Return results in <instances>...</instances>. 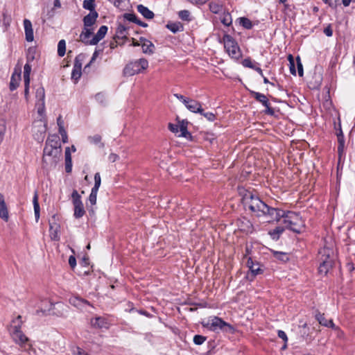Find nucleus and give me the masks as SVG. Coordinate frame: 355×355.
Segmentation results:
<instances>
[{"label": "nucleus", "instance_id": "f257e3e1", "mask_svg": "<svg viewBox=\"0 0 355 355\" xmlns=\"http://www.w3.org/2000/svg\"><path fill=\"white\" fill-rule=\"evenodd\" d=\"M239 193L245 209H248L256 216H264L268 222L279 221L284 218L283 223L285 228L297 234L304 229V221L298 214L288 211L285 214L283 210L268 206L251 191L243 187L239 188Z\"/></svg>", "mask_w": 355, "mask_h": 355}, {"label": "nucleus", "instance_id": "f03ea898", "mask_svg": "<svg viewBox=\"0 0 355 355\" xmlns=\"http://www.w3.org/2000/svg\"><path fill=\"white\" fill-rule=\"evenodd\" d=\"M12 324L10 327V334L14 341L19 345L22 350L31 354V352L35 353V349L29 343L28 338L21 330L22 325L21 316L18 315L12 321Z\"/></svg>", "mask_w": 355, "mask_h": 355}, {"label": "nucleus", "instance_id": "7ed1b4c3", "mask_svg": "<svg viewBox=\"0 0 355 355\" xmlns=\"http://www.w3.org/2000/svg\"><path fill=\"white\" fill-rule=\"evenodd\" d=\"M334 252L333 249L324 247L319 251V260L320 261L318 272L320 275H326L332 268L334 262Z\"/></svg>", "mask_w": 355, "mask_h": 355}, {"label": "nucleus", "instance_id": "20e7f679", "mask_svg": "<svg viewBox=\"0 0 355 355\" xmlns=\"http://www.w3.org/2000/svg\"><path fill=\"white\" fill-rule=\"evenodd\" d=\"M62 149L52 148L44 146L43 150L42 164L44 168H54L60 160Z\"/></svg>", "mask_w": 355, "mask_h": 355}, {"label": "nucleus", "instance_id": "39448f33", "mask_svg": "<svg viewBox=\"0 0 355 355\" xmlns=\"http://www.w3.org/2000/svg\"><path fill=\"white\" fill-rule=\"evenodd\" d=\"M98 17L97 12H89L88 15L83 17V30L79 36V40L83 39L85 40L87 37H91L94 33V28L93 26L96 24V19Z\"/></svg>", "mask_w": 355, "mask_h": 355}, {"label": "nucleus", "instance_id": "423d86ee", "mask_svg": "<svg viewBox=\"0 0 355 355\" xmlns=\"http://www.w3.org/2000/svg\"><path fill=\"white\" fill-rule=\"evenodd\" d=\"M148 67V62L145 58L131 61L128 63L123 70L124 76H132L135 74L141 73L144 70Z\"/></svg>", "mask_w": 355, "mask_h": 355}, {"label": "nucleus", "instance_id": "0eeeda50", "mask_svg": "<svg viewBox=\"0 0 355 355\" xmlns=\"http://www.w3.org/2000/svg\"><path fill=\"white\" fill-rule=\"evenodd\" d=\"M223 41L228 55L233 59L239 60L241 57L242 53L236 41L227 34L224 35Z\"/></svg>", "mask_w": 355, "mask_h": 355}, {"label": "nucleus", "instance_id": "6e6552de", "mask_svg": "<svg viewBox=\"0 0 355 355\" xmlns=\"http://www.w3.org/2000/svg\"><path fill=\"white\" fill-rule=\"evenodd\" d=\"M211 331L222 330L225 332L232 333L234 331L233 327L229 323L223 320L220 318L213 317L208 320L207 323L205 325Z\"/></svg>", "mask_w": 355, "mask_h": 355}, {"label": "nucleus", "instance_id": "1a4fd4ad", "mask_svg": "<svg viewBox=\"0 0 355 355\" xmlns=\"http://www.w3.org/2000/svg\"><path fill=\"white\" fill-rule=\"evenodd\" d=\"M71 198L74 206L73 216L76 218H80L85 214L81 197L76 190H73L71 193Z\"/></svg>", "mask_w": 355, "mask_h": 355}, {"label": "nucleus", "instance_id": "9d476101", "mask_svg": "<svg viewBox=\"0 0 355 355\" xmlns=\"http://www.w3.org/2000/svg\"><path fill=\"white\" fill-rule=\"evenodd\" d=\"M107 26H101L97 33L93 36L92 39L90 37H87L85 40H82L80 42L84 43L86 45H96L105 36L107 32Z\"/></svg>", "mask_w": 355, "mask_h": 355}, {"label": "nucleus", "instance_id": "9b49d317", "mask_svg": "<svg viewBox=\"0 0 355 355\" xmlns=\"http://www.w3.org/2000/svg\"><path fill=\"white\" fill-rule=\"evenodd\" d=\"M250 95L257 101L261 103L266 108L265 112L270 115L274 114V110L270 107V104L266 96L263 94L250 90Z\"/></svg>", "mask_w": 355, "mask_h": 355}, {"label": "nucleus", "instance_id": "f8f14e48", "mask_svg": "<svg viewBox=\"0 0 355 355\" xmlns=\"http://www.w3.org/2000/svg\"><path fill=\"white\" fill-rule=\"evenodd\" d=\"M84 55L80 54L77 55L75 58L74 65L71 72V79L73 80L75 83H77L81 77L82 63L84 60Z\"/></svg>", "mask_w": 355, "mask_h": 355}, {"label": "nucleus", "instance_id": "ddd939ff", "mask_svg": "<svg viewBox=\"0 0 355 355\" xmlns=\"http://www.w3.org/2000/svg\"><path fill=\"white\" fill-rule=\"evenodd\" d=\"M237 225L239 230L246 234L252 233L254 231V227L252 223L248 218H243L238 221Z\"/></svg>", "mask_w": 355, "mask_h": 355}, {"label": "nucleus", "instance_id": "4468645a", "mask_svg": "<svg viewBox=\"0 0 355 355\" xmlns=\"http://www.w3.org/2000/svg\"><path fill=\"white\" fill-rule=\"evenodd\" d=\"M21 80V68L18 69L15 68V71L11 76L10 82V89L11 91L15 90L19 86V82Z\"/></svg>", "mask_w": 355, "mask_h": 355}, {"label": "nucleus", "instance_id": "2eb2a0df", "mask_svg": "<svg viewBox=\"0 0 355 355\" xmlns=\"http://www.w3.org/2000/svg\"><path fill=\"white\" fill-rule=\"evenodd\" d=\"M315 317L320 323V324L324 327H331V329H337L333 320L326 319L324 313H321L320 311H317Z\"/></svg>", "mask_w": 355, "mask_h": 355}, {"label": "nucleus", "instance_id": "dca6fc26", "mask_svg": "<svg viewBox=\"0 0 355 355\" xmlns=\"http://www.w3.org/2000/svg\"><path fill=\"white\" fill-rule=\"evenodd\" d=\"M186 103L184 105L190 112L199 114L202 112V105L199 101L189 98Z\"/></svg>", "mask_w": 355, "mask_h": 355}, {"label": "nucleus", "instance_id": "f3484780", "mask_svg": "<svg viewBox=\"0 0 355 355\" xmlns=\"http://www.w3.org/2000/svg\"><path fill=\"white\" fill-rule=\"evenodd\" d=\"M24 26L26 41L29 42H33L34 40V34L31 21L28 19H24Z\"/></svg>", "mask_w": 355, "mask_h": 355}, {"label": "nucleus", "instance_id": "a211bd4d", "mask_svg": "<svg viewBox=\"0 0 355 355\" xmlns=\"http://www.w3.org/2000/svg\"><path fill=\"white\" fill-rule=\"evenodd\" d=\"M45 146L49 148L51 147L52 148L62 149L59 137L55 135L49 137L46 141Z\"/></svg>", "mask_w": 355, "mask_h": 355}, {"label": "nucleus", "instance_id": "6ab92c4d", "mask_svg": "<svg viewBox=\"0 0 355 355\" xmlns=\"http://www.w3.org/2000/svg\"><path fill=\"white\" fill-rule=\"evenodd\" d=\"M91 324L94 328L98 329H107L109 326L107 319L103 317H96L94 318H92L91 320Z\"/></svg>", "mask_w": 355, "mask_h": 355}, {"label": "nucleus", "instance_id": "aec40b11", "mask_svg": "<svg viewBox=\"0 0 355 355\" xmlns=\"http://www.w3.org/2000/svg\"><path fill=\"white\" fill-rule=\"evenodd\" d=\"M0 218L7 222L9 219L8 211L5 202L4 196L0 193Z\"/></svg>", "mask_w": 355, "mask_h": 355}, {"label": "nucleus", "instance_id": "412c9836", "mask_svg": "<svg viewBox=\"0 0 355 355\" xmlns=\"http://www.w3.org/2000/svg\"><path fill=\"white\" fill-rule=\"evenodd\" d=\"M128 28L123 24H119L116 28L114 40H126L128 37Z\"/></svg>", "mask_w": 355, "mask_h": 355}, {"label": "nucleus", "instance_id": "4be33fe9", "mask_svg": "<svg viewBox=\"0 0 355 355\" xmlns=\"http://www.w3.org/2000/svg\"><path fill=\"white\" fill-rule=\"evenodd\" d=\"M59 230H60V225L57 223H50V236L52 240L53 241H59L60 240V236H59Z\"/></svg>", "mask_w": 355, "mask_h": 355}, {"label": "nucleus", "instance_id": "5701e85b", "mask_svg": "<svg viewBox=\"0 0 355 355\" xmlns=\"http://www.w3.org/2000/svg\"><path fill=\"white\" fill-rule=\"evenodd\" d=\"M65 171L67 173H69L71 172L72 170V161H71V155L70 153L69 148L67 147L65 149Z\"/></svg>", "mask_w": 355, "mask_h": 355}, {"label": "nucleus", "instance_id": "b1692460", "mask_svg": "<svg viewBox=\"0 0 355 355\" xmlns=\"http://www.w3.org/2000/svg\"><path fill=\"white\" fill-rule=\"evenodd\" d=\"M69 302L71 304L78 308H80L83 304L92 306L91 304L87 300L76 296L71 297L69 299Z\"/></svg>", "mask_w": 355, "mask_h": 355}, {"label": "nucleus", "instance_id": "393cba45", "mask_svg": "<svg viewBox=\"0 0 355 355\" xmlns=\"http://www.w3.org/2000/svg\"><path fill=\"white\" fill-rule=\"evenodd\" d=\"M209 10L212 13L218 14L223 11V3L219 1H211L209 4Z\"/></svg>", "mask_w": 355, "mask_h": 355}, {"label": "nucleus", "instance_id": "a878e982", "mask_svg": "<svg viewBox=\"0 0 355 355\" xmlns=\"http://www.w3.org/2000/svg\"><path fill=\"white\" fill-rule=\"evenodd\" d=\"M137 8V11L141 13L145 18L148 19L153 18L154 13L144 5H138Z\"/></svg>", "mask_w": 355, "mask_h": 355}, {"label": "nucleus", "instance_id": "bb28decb", "mask_svg": "<svg viewBox=\"0 0 355 355\" xmlns=\"http://www.w3.org/2000/svg\"><path fill=\"white\" fill-rule=\"evenodd\" d=\"M144 53L151 55L154 53L155 46L150 40L146 41V43L141 44Z\"/></svg>", "mask_w": 355, "mask_h": 355}, {"label": "nucleus", "instance_id": "cd10ccee", "mask_svg": "<svg viewBox=\"0 0 355 355\" xmlns=\"http://www.w3.org/2000/svg\"><path fill=\"white\" fill-rule=\"evenodd\" d=\"M284 227L278 226L275 229L269 231L268 234L272 240L277 241L279 239L280 235L284 232Z\"/></svg>", "mask_w": 355, "mask_h": 355}, {"label": "nucleus", "instance_id": "c85d7f7f", "mask_svg": "<svg viewBox=\"0 0 355 355\" xmlns=\"http://www.w3.org/2000/svg\"><path fill=\"white\" fill-rule=\"evenodd\" d=\"M33 207H34V212H35V216L36 221H38L40 218V205L38 202V194L37 192L35 191L33 198Z\"/></svg>", "mask_w": 355, "mask_h": 355}, {"label": "nucleus", "instance_id": "c756f323", "mask_svg": "<svg viewBox=\"0 0 355 355\" xmlns=\"http://www.w3.org/2000/svg\"><path fill=\"white\" fill-rule=\"evenodd\" d=\"M179 131L180 132L179 137H182L187 139L191 137V133L187 130V123H184V121L181 122V123L179 125Z\"/></svg>", "mask_w": 355, "mask_h": 355}, {"label": "nucleus", "instance_id": "7c9ffc66", "mask_svg": "<svg viewBox=\"0 0 355 355\" xmlns=\"http://www.w3.org/2000/svg\"><path fill=\"white\" fill-rule=\"evenodd\" d=\"M166 28L173 33H176L183 30V26L180 22L168 23L166 25Z\"/></svg>", "mask_w": 355, "mask_h": 355}, {"label": "nucleus", "instance_id": "2f4dec72", "mask_svg": "<svg viewBox=\"0 0 355 355\" xmlns=\"http://www.w3.org/2000/svg\"><path fill=\"white\" fill-rule=\"evenodd\" d=\"M83 8L89 10V12H96L95 10V0H85L83 3Z\"/></svg>", "mask_w": 355, "mask_h": 355}, {"label": "nucleus", "instance_id": "473e14b6", "mask_svg": "<svg viewBox=\"0 0 355 355\" xmlns=\"http://www.w3.org/2000/svg\"><path fill=\"white\" fill-rule=\"evenodd\" d=\"M66 52V42L64 40L59 41L58 44V55L60 57H63Z\"/></svg>", "mask_w": 355, "mask_h": 355}, {"label": "nucleus", "instance_id": "72a5a7b5", "mask_svg": "<svg viewBox=\"0 0 355 355\" xmlns=\"http://www.w3.org/2000/svg\"><path fill=\"white\" fill-rule=\"evenodd\" d=\"M239 24L246 29H251L253 26L251 20L246 17L239 18Z\"/></svg>", "mask_w": 355, "mask_h": 355}, {"label": "nucleus", "instance_id": "f704fd0d", "mask_svg": "<svg viewBox=\"0 0 355 355\" xmlns=\"http://www.w3.org/2000/svg\"><path fill=\"white\" fill-rule=\"evenodd\" d=\"M31 71V66L29 63H26L24 67V81L30 82V74Z\"/></svg>", "mask_w": 355, "mask_h": 355}, {"label": "nucleus", "instance_id": "c9c22d12", "mask_svg": "<svg viewBox=\"0 0 355 355\" xmlns=\"http://www.w3.org/2000/svg\"><path fill=\"white\" fill-rule=\"evenodd\" d=\"M338 137V152L339 154H341L343 152L344 146H345V139L343 134H337Z\"/></svg>", "mask_w": 355, "mask_h": 355}, {"label": "nucleus", "instance_id": "e433bc0d", "mask_svg": "<svg viewBox=\"0 0 355 355\" xmlns=\"http://www.w3.org/2000/svg\"><path fill=\"white\" fill-rule=\"evenodd\" d=\"M273 255L276 259L284 262H286L288 260V257L285 252L275 251L273 252Z\"/></svg>", "mask_w": 355, "mask_h": 355}, {"label": "nucleus", "instance_id": "4c0bfd02", "mask_svg": "<svg viewBox=\"0 0 355 355\" xmlns=\"http://www.w3.org/2000/svg\"><path fill=\"white\" fill-rule=\"evenodd\" d=\"M221 22L226 26H229L232 24V19L229 12L223 14L221 18Z\"/></svg>", "mask_w": 355, "mask_h": 355}, {"label": "nucleus", "instance_id": "58836bf2", "mask_svg": "<svg viewBox=\"0 0 355 355\" xmlns=\"http://www.w3.org/2000/svg\"><path fill=\"white\" fill-rule=\"evenodd\" d=\"M178 17L184 21H189L191 20L190 18V12L187 10H180L178 12Z\"/></svg>", "mask_w": 355, "mask_h": 355}, {"label": "nucleus", "instance_id": "ea45409f", "mask_svg": "<svg viewBox=\"0 0 355 355\" xmlns=\"http://www.w3.org/2000/svg\"><path fill=\"white\" fill-rule=\"evenodd\" d=\"M101 184V179L99 173H96L94 175V186L92 189V190L98 191V189Z\"/></svg>", "mask_w": 355, "mask_h": 355}, {"label": "nucleus", "instance_id": "a19ab883", "mask_svg": "<svg viewBox=\"0 0 355 355\" xmlns=\"http://www.w3.org/2000/svg\"><path fill=\"white\" fill-rule=\"evenodd\" d=\"M36 98L40 101H42V105H44V100L45 97V92L43 87H40L36 90Z\"/></svg>", "mask_w": 355, "mask_h": 355}, {"label": "nucleus", "instance_id": "79ce46f5", "mask_svg": "<svg viewBox=\"0 0 355 355\" xmlns=\"http://www.w3.org/2000/svg\"><path fill=\"white\" fill-rule=\"evenodd\" d=\"M98 191L92 190L89 196V201L92 205H94L96 203Z\"/></svg>", "mask_w": 355, "mask_h": 355}, {"label": "nucleus", "instance_id": "37998d69", "mask_svg": "<svg viewBox=\"0 0 355 355\" xmlns=\"http://www.w3.org/2000/svg\"><path fill=\"white\" fill-rule=\"evenodd\" d=\"M250 270L252 276H255L257 275L261 274L263 272V270L260 268L259 263H257V266H251L250 267Z\"/></svg>", "mask_w": 355, "mask_h": 355}, {"label": "nucleus", "instance_id": "c03bdc74", "mask_svg": "<svg viewBox=\"0 0 355 355\" xmlns=\"http://www.w3.org/2000/svg\"><path fill=\"white\" fill-rule=\"evenodd\" d=\"M206 340V337L201 335H196L193 337V343L196 345H202Z\"/></svg>", "mask_w": 355, "mask_h": 355}, {"label": "nucleus", "instance_id": "a18cd8bd", "mask_svg": "<svg viewBox=\"0 0 355 355\" xmlns=\"http://www.w3.org/2000/svg\"><path fill=\"white\" fill-rule=\"evenodd\" d=\"M288 60H289V63H290V72L291 74L295 76L296 70H295V62H294L293 58L291 55H288Z\"/></svg>", "mask_w": 355, "mask_h": 355}, {"label": "nucleus", "instance_id": "49530a36", "mask_svg": "<svg viewBox=\"0 0 355 355\" xmlns=\"http://www.w3.org/2000/svg\"><path fill=\"white\" fill-rule=\"evenodd\" d=\"M101 136L100 135H95L94 136L88 137V140L94 144H97L101 141Z\"/></svg>", "mask_w": 355, "mask_h": 355}, {"label": "nucleus", "instance_id": "de8ad7c7", "mask_svg": "<svg viewBox=\"0 0 355 355\" xmlns=\"http://www.w3.org/2000/svg\"><path fill=\"white\" fill-rule=\"evenodd\" d=\"M103 51V49H96L92 55V57L91 58V60L90 62L85 67V69H86L87 67H89V65L91 64V63H92L96 59V58L98 56V55L102 53Z\"/></svg>", "mask_w": 355, "mask_h": 355}, {"label": "nucleus", "instance_id": "09e8293b", "mask_svg": "<svg viewBox=\"0 0 355 355\" xmlns=\"http://www.w3.org/2000/svg\"><path fill=\"white\" fill-rule=\"evenodd\" d=\"M200 114L204 116L209 121H214L216 119V115L212 112H205L202 110V112Z\"/></svg>", "mask_w": 355, "mask_h": 355}, {"label": "nucleus", "instance_id": "8fccbe9b", "mask_svg": "<svg viewBox=\"0 0 355 355\" xmlns=\"http://www.w3.org/2000/svg\"><path fill=\"white\" fill-rule=\"evenodd\" d=\"M95 98L101 104L105 105L106 101H105V97L104 94H103L101 93H98L97 94H96Z\"/></svg>", "mask_w": 355, "mask_h": 355}, {"label": "nucleus", "instance_id": "3c124183", "mask_svg": "<svg viewBox=\"0 0 355 355\" xmlns=\"http://www.w3.org/2000/svg\"><path fill=\"white\" fill-rule=\"evenodd\" d=\"M73 355H89L87 352L79 347H76L73 351Z\"/></svg>", "mask_w": 355, "mask_h": 355}, {"label": "nucleus", "instance_id": "603ef678", "mask_svg": "<svg viewBox=\"0 0 355 355\" xmlns=\"http://www.w3.org/2000/svg\"><path fill=\"white\" fill-rule=\"evenodd\" d=\"M297 64L298 75H299V76L302 77L303 74H304L303 66H302V64L300 62V60L299 57L297 58Z\"/></svg>", "mask_w": 355, "mask_h": 355}, {"label": "nucleus", "instance_id": "864d4df0", "mask_svg": "<svg viewBox=\"0 0 355 355\" xmlns=\"http://www.w3.org/2000/svg\"><path fill=\"white\" fill-rule=\"evenodd\" d=\"M136 15L133 13H125L123 17L125 19L133 22L136 18Z\"/></svg>", "mask_w": 355, "mask_h": 355}, {"label": "nucleus", "instance_id": "5fc2aeb1", "mask_svg": "<svg viewBox=\"0 0 355 355\" xmlns=\"http://www.w3.org/2000/svg\"><path fill=\"white\" fill-rule=\"evenodd\" d=\"M59 133L62 136V139L63 143H67L68 137H67V132L65 131L64 128H59Z\"/></svg>", "mask_w": 355, "mask_h": 355}, {"label": "nucleus", "instance_id": "6e6d98bb", "mask_svg": "<svg viewBox=\"0 0 355 355\" xmlns=\"http://www.w3.org/2000/svg\"><path fill=\"white\" fill-rule=\"evenodd\" d=\"M168 129L174 133H178L179 132V125L173 124V123H168Z\"/></svg>", "mask_w": 355, "mask_h": 355}, {"label": "nucleus", "instance_id": "4d7b16f0", "mask_svg": "<svg viewBox=\"0 0 355 355\" xmlns=\"http://www.w3.org/2000/svg\"><path fill=\"white\" fill-rule=\"evenodd\" d=\"M277 335L279 338H282L284 340V343L288 342V337L286 336V334L284 331L278 330Z\"/></svg>", "mask_w": 355, "mask_h": 355}, {"label": "nucleus", "instance_id": "13d9d810", "mask_svg": "<svg viewBox=\"0 0 355 355\" xmlns=\"http://www.w3.org/2000/svg\"><path fill=\"white\" fill-rule=\"evenodd\" d=\"M69 264L70 267L73 269L76 266V257L73 255H71L69 258Z\"/></svg>", "mask_w": 355, "mask_h": 355}, {"label": "nucleus", "instance_id": "bf43d9fd", "mask_svg": "<svg viewBox=\"0 0 355 355\" xmlns=\"http://www.w3.org/2000/svg\"><path fill=\"white\" fill-rule=\"evenodd\" d=\"M174 96L177 98L178 100L181 101L184 105H185L187 103L186 102H187L189 100V98H186L183 95L180 94H175Z\"/></svg>", "mask_w": 355, "mask_h": 355}, {"label": "nucleus", "instance_id": "052dcab7", "mask_svg": "<svg viewBox=\"0 0 355 355\" xmlns=\"http://www.w3.org/2000/svg\"><path fill=\"white\" fill-rule=\"evenodd\" d=\"M324 33L327 37H331L333 35V30L331 28V26L329 24L324 29Z\"/></svg>", "mask_w": 355, "mask_h": 355}, {"label": "nucleus", "instance_id": "680f3d73", "mask_svg": "<svg viewBox=\"0 0 355 355\" xmlns=\"http://www.w3.org/2000/svg\"><path fill=\"white\" fill-rule=\"evenodd\" d=\"M242 64L245 67H248V68L252 67V64H253L250 58L244 59L242 62Z\"/></svg>", "mask_w": 355, "mask_h": 355}, {"label": "nucleus", "instance_id": "e2e57ef3", "mask_svg": "<svg viewBox=\"0 0 355 355\" xmlns=\"http://www.w3.org/2000/svg\"><path fill=\"white\" fill-rule=\"evenodd\" d=\"M29 86H30V82H24V96L26 99H28V96Z\"/></svg>", "mask_w": 355, "mask_h": 355}, {"label": "nucleus", "instance_id": "0e129e2a", "mask_svg": "<svg viewBox=\"0 0 355 355\" xmlns=\"http://www.w3.org/2000/svg\"><path fill=\"white\" fill-rule=\"evenodd\" d=\"M57 123H58V125L59 127V128H64V121L62 119V117L61 116H59L58 119H57Z\"/></svg>", "mask_w": 355, "mask_h": 355}, {"label": "nucleus", "instance_id": "69168bd1", "mask_svg": "<svg viewBox=\"0 0 355 355\" xmlns=\"http://www.w3.org/2000/svg\"><path fill=\"white\" fill-rule=\"evenodd\" d=\"M247 266L250 268L251 266H257V263H254L252 261V259L251 257H249L247 261Z\"/></svg>", "mask_w": 355, "mask_h": 355}, {"label": "nucleus", "instance_id": "338daca9", "mask_svg": "<svg viewBox=\"0 0 355 355\" xmlns=\"http://www.w3.org/2000/svg\"><path fill=\"white\" fill-rule=\"evenodd\" d=\"M188 1L192 3L202 4V3H205L207 0H188Z\"/></svg>", "mask_w": 355, "mask_h": 355}, {"label": "nucleus", "instance_id": "774afa93", "mask_svg": "<svg viewBox=\"0 0 355 355\" xmlns=\"http://www.w3.org/2000/svg\"><path fill=\"white\" fill-rule=\"evenodd\" d=\"M114 42H111L110 44V46L111 49H114L117 46V40H114Z\"/></svg>", "mask_w": 355, "mask_h": 355}]
</instances>
